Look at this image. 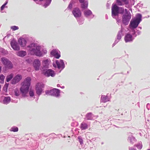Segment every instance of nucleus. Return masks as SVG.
Returning <instances> with one entry per match:
<instances>
[{
    "label": "nucleus",
    "mask_w": 150,
    "mask_h": 150,
    "mask_svg": "<svg viewBox=\"0 0 150 150\" xmlns=\"http://www.w3.org/2000/svg\"><path fill=\"white\" fill-rule=\"evenodd\" d=\"M31 81L30 78L27 77L22 83V86L20 88V91L22 95L23 96H25L28 93L30 84Z\"/></svg>",
    "instance_id": "1"
},
{
    "label": "nucleus",
    "mask_w": 150,
    "mask_h": 150,
    "mask_svg": "<svg viewBox=\"0 0 150 150\" xmlns=\"http://www.w3.org/2000/svg\"><path fill=\"white\" fill-rule=\"evenodd\" d=\"M29 53L32 55L41 56L42 53L40 50V47L37 44L32 43L28 47Z\"/></svg>",
    "instance_id": "2"
},
{
    "label": "nucleus",
    "mask_w": 150,
    "mask_h": 150,
    "mask_svg": "<svg viewBox=\"0 0 150 150\" xmlns=\"http://www.w3.org/2000/svg\"><path fill=\"white\" fill-rule=\"evenodd\" d=\"M137 17L133 21H131L129 25L131 28H136L138 26L141 20L142 16L138 14L137 15Z\"/></svg>",
    "instance_id": "3"
},
{
    "label": "nucleus",
    "mask_w": 150,
    "mask_h": 150,
    "mask_svg": "<svg viewBox=\"0 0 150 150\" xmlns=\"http://www.w3.org/2000/svg\"><path fill=\"white\" fill-rule=\"evenodd\" d=\"M131 18V14L130 13L127 12L122 16V21L123 24L127 25Z\"/></svg>",
    "instance_id": "4"
},
{
    "label": "nucleus",
    "mask_w": 150,
    "mask_h": 150,
    "mask_svg": "<svg viewBox=\"0 0 150 150\" xmlns=\"http://www.w3.org/2000/svg\"><path fill=\"white\" fill-rule=\"evenodd\" d=\"M45 93L46 94H49L51 96L57 97L60 95V91L59 89L54 88L50 91H46Z\"/></svg>",
    "instance_id": "5"
},
{
    "label": "nucleus",
    "mask_w": 150,
    "mask_h": 150,
    "mask_svg": "<svg viewBox=\"0 0 150 150\" xmlns=\"http://www.w3.org/2000/svg\"><path fill=\"white\" fill-rule=\"evenodd\" d=\"M1 61L6 68L11 69L13 67L11 62L7 59L5 57H2L1 59Z\"/></svg>",
    "instance_id": "6"
},
{
    "label": "nucleus",
    "mask_w": 150,
    "mask_h": 150,
    "mask_svg": "<svg viewBox=\"0 0 150 150\" xmlns=\"http://www.w3.org/2000/svg\"><path fill=\"white\" fill-rule=\"evenodd\" d=\"M119 7L117 6L116 4L113 5L112 7V16H115L119 13Z\"/></svg>",
    "instance_id": "7"
},
{
    "label": "nucleus",
    "mask_w": 150,
    "mask_h": 150,
    "mask_svg": "<svg viewBox=\"0 0 150 150\" xmlns=\"http://www.w3.org/2000/svg\"><path fill=\"white\" fill-rule=\"evenodd\" d=\"M42 73L45 76L47 77H49L50 76L53 77L55 74L54 71L51 69L43 70Z\"/></svg>",
    "instance_id": "8"
},
{
    "label": "nucleus",
    "mask_w": 150,
    "mask_h": 150,
    "mask_svg": "<svg viewBox=\"0 0 150 150\" xmlns=\"http://www.w3.org/2000/svg\"><path fill=\"white\" fill-rule=\"evenodd\" d=\"M72 13L76 18L80 17L81 15V11L77 8H75L73 9L72 11Z\"/></svg>",
    "instance_id": "9"
},
{
    "label": "nucleus",
    "mask_w": 150,
    "mask_h": 150,
    "mask_svg": "<svg viewBox=\"0 0 150 150\" xmlns=\"http://www.w3.org/2000/svg\"><path fill=\"white\" fill-rule=\"evenodd\" d=\"M36 86L37 93L38 95H40L42 91V88L44 87V85L43 84L38 83Z\"/></svg>",
    "instance_id": "10"
},
{
    "label": "nucleus",
    "mask_w": 150,
    "mask_h": 150,
    "mask_svg": "<svg viewBox=\"0 0 150 150\" xmlns=\"http://www.w3.org/2000/svg\"><path fill=\"white\" fill-rule=\"evenodd\" d=\"M22 79V76L20 74H18L15 76L11 81V83L15 84L18 83Z\"/></svg>",
    "instance_id": "11"
},
{
    "label": "nucleus",
    "mask_w": 150,
    "mask_h": 150,
    "mask_svg": "<svg viewBox=\"0 0 150 150\" xmlns=\"http://www.w3.org/2000/svg\"><path fill=\"white\" fill-rule=\"evenodd\" d=\"M11 45L13 49L16 51L20 50V47L18 45L17 42L14 40H12L11 42Z\"/></svg>",
    "instance_id": "12"
},
{
    "label": "nucleus",
    "mask_w": 150,
    "mask_h": 150,
    "mask_svg": "<svg viewBox=\"0 0 150 150\" xmlns=\"http://www.w3.org/2000/svg\"><path fill=\"white\" fill-rule=\"evenodd\" d=\"M50 53L57 59H59L60 57V52L58 50L54 49L51 51Z\"/></svg>",
    "instance_id": "13"
},
{
    "label": "nucleus",
    "mask_w": 150,
    "mask_h": 150,
    "mask_svg": "<svg viewBox=\"0 0 150 150\" xmlns=\"http://www.w3.org/2000/svg\"><path fill=\"white\" fill-rule=\"evenodd\" d=\"M33 65L36 70H39L40 65V62L38 59H35L33 62Z\"/></svg>",
    "instance_id": "14"
},
{
    "label": "nucleus",
    "mask_w": 150,
    "mask_h": 150,
    "mask_svg": "<svg viewBox=\"0 0 150 150\" xmlns=\"http://www.w3.org/2000/svg\"><path fill=\"white\" fill-rule=\"evenodd\" d=\"M124 39L126 42L132 41L133 40V38L132 35L127 33L125 36Z\"/></svg>",
    "instance_id": "15"
},
{
    "label": "nucleus",
    "mask_w": 150,
    "mask_h": 150,
    "mask_svg": "<svg viewBox=\"0 0 150 150\" xmlns=\"http://www.w3.org/2000/svg\"><path fill=\"white\" fill-rule=\"evenodd\" d=\"M56 63L59 69L63 68V66L64 64L62 60H60V61L57 60L56 62Z\"/></svg>",
    "instance_id": "16"
},
{
    "label": "nucleus",
    "mask_w": 150,
    "mask_h": 150,
    "mask_svg": "<svg viewBox=\"0 0 150 150\" xmlns=\"http://www.w3.org/2000/svg\"><path fill=\"white\" fill-rule=\"evenodd\" d=\"M18 42L19 44L22 47H24L26 45V41L24 38L19 39L18 40Z\"/></svg>",
    "instance_id": "17"
},
{
    "label": "nucleus",
    "mask_w": 150,
    "mask_h": 150,
    "mask_svg": "<svg viewBox=\"0 0 150 150\" xmlns=\"http://www.w3.org/2000/svg\"><path fill=\"white\" fill-rule=\"evenodd\" d=\"M81 5V7L83 9H84L87 8L88 6V3L87 1L84 2L82 3Z\"/></svg>",
    "instance_id": "18"
},
{
    "label": "nucleus",
    "mask_w": 150,
    "mask_h": 150,
    "mask_svg": "<svg viewBox=\"0 0 150 150\" xmlns=\"http://www.w3.org/2000/svg\"><path fill=\"white\" fill-rule=\"evenodd\" d=\"M101 101L103 103H105L109 101V99L106 96H102L101 97Z\"/></svg>",
    "instance_id": "19"
},
{
    "label": "nucleus",
    "mask_w": 150,
    "mask_h": 150,
    "mask_svg": "<svg viewBox=\"0 0 150 150\" xmlns=\"http://www.w3.org/2000/svg\"><path fill=\"white\" fill-rule=\"evenodd\" d=\"M26 54V52L24 51H21L18 52L17 55L19 56L23 57Z\"/></svg>",
    "instance_id": "20"
},
{
    "label": "nucleus",
    "mask_w": 150,
    "mask_h": 150,
    "mask_svg": "<svg viewBox=\"0 0 150 150\" xmlns=\"http://www.w3.org/2000/svg\"><path fill=\"white\" fill-rule=\"evenodd\" d=\"M92 13L91 11L89 10H86L84 11V15L86 17L90 16Z\"/></svg>",
    "instance_id": "21"
},
{
    "label": "nucleus",
    "mask_w": 150,
    "mask_h": 150,
    "mask_svg": "<svg viewBox=\"0 0 150 150\" xmlns=\"http://www.w3.org/2000/svg\"><path fill=\"white\" fill-rule=\"evenodd\" d=\"M13 74H11L10 75L7 76L6 78V80L7 82L11 80L13 78Z\"/></svg>",
    "instance_id": "22"
},
{
    "label": "nucleus",
    "mask_w": 150,
    "mask_h": 150,
    "mask_svg": "<svg viewBox=\"0 0 150 150\" xmlns=\"http://www.w3.org/2000/svg\"><path fill=\"white\" fill-rule=\"evenodd\" d=\"M81 128L82 129H85L88 128L87 125L85 123H82L81 124Z\"/></svg>",
    "instance_id": "23"
},
{
    "label": "nucleus",
    "mask_w": 150,
    "mask_h": 150,
    "mask_svg": "<svg viewBox=\"0 0 150 150\" xmlns=\"http://www.w3.org/2000/svg\"><path fill=\"white\" fill-rule=\"evenodd\" d=\"M3 101L4 103H8L11 101V98L9 96L5 97L4 100Z\"/></svg>",
    "instance_id": "24"
},
{
    "label": "nucleus",
    "mask_w": 150,
    "mask_h": 150,
    "mask_svg": "<svg viewBox=\"0 0 150 150\" xmlns=\"http://www.w3.org/2000/svg\"><path fill=\"white\" fill-rule=\"evenodd\" d=\"M5 78V76L3 75H0V83H4V81Z\"/></svg>",
    "instance_id": "25"
},
{
    "label": "nucleus",
    "mask_w": 150,
    "mask_h": 150,
    "mask_svg": "<svg viewBox=\"0 0 150 150\" xmlns=\"http://www.w3.org/2000/svg\"><path fill=\"white\" fill-rule=\"evenodd\" d=\"M92 114L91 113H89L86 115V117L87 120H91L92 119Z\"/></svg>",
    "instance_id": "26"
},
{
    "label": "nucleus",
    "mask_w": 150,
    "mask_h": 150,
    "mask_svg": "<svg viewBox=\"0 0 150 150\" xmlns=\"http://www.w3.org/2000/svg\"><path fill=\"white\" fill-rule=\"evenodd\" d=\"M43 66L45 68H47L48 66V61L47 60L44 61L43 63Z\"/></svg>",
    "instance_id": "27"
},
{
    "label": "nucleus",
    "mask_w": 150,
    "mask_h": 150,
    "mask_svg": "<svg viewBox=\"0 0 150 150\" xmlns=\"http://www.w3.org/2000/svg\"><path fill=\"white\" fill-rule=\"evenodd\" d=\"M10 131L13 132H16L18 131V128L16 127H12L11 128Z\"/></svg>",
    "instance_id": "28"
},
{
    "label": "nucleus",
    "mask_w": 150,
    "mask_h": 150,
    "mask_svg": "<svg viewBox=\"0 0 150 150\" xmlns=\"http://www.w3.org/2000/svg\"><path fill=\"white\" fill-rule=\"evenodd\" d=\"M119 12L120 14H123L124 12V8L121 7H119Z\"/></svg>",
    "instance_id": "29"
},
{
    "label": "nucleus",
    "mask_w": 150,
    "mask_h": 150,
    "mask_svg": "<svg viewBox=\"0 0 150 150\" xmlns=\"http://www.w3.org/2000/svg\"><path fill=\"white\" fill-rule=\"evenodd\" d=\"M134 146H135L137 147V148L139 149H141L142 147V145L140 144L135 145H134Z\"/></svg>",
    "instance_id": "30"
},
{
    "label": "nucleus",
    "mask_w": 150,
    "mask_h": 150,
    "mask_svg": "<svg viewBox=\"0 0 150 150\" xmlns=\"http://www.w3.org/2000/svg\"><path fill=\"white\" fill-rule=\"evenodd\" d=\"M8 86V84H6L4 86L3 90L5 92H6L7 91Z\"/></svg>",
    "instance_id": "31"
},
{
    "label": "nucleus",
    "mask_w": 150,
    "mask_h": 150,
    "mask_svg": "<svg viewBox=\"0 0 150 150\" xmlns=\"http://www.w3.org/2000/svg\"><path fill=\"white\" fill-rule=\"evenodd\" d=\"M11 29L13 30H15L18 29L19 28L18 27L16 26H14L11 27Z\"/></svg>",
    "instance_id": "32"
},
{
    "label": "nucleus",
    "mask_w": 150,
    "mask_h": 150,
    "mask_svg": "<svg viewBox=\"0 0 150 150\" xmlns=\"http://www.w3.org/2000/svg\"><path fill=\"white\" fill-rule=\"evenodd\" d=\"M79 142H80L81 144H83V140L81 138V137L79 136L78 137Z\"/></svg>",
    "instance_id": "33"
},
{
    "label": "nucleus",
    "mask_w": 150,
    "mask_h": 150,
    "mask_svg": "<svg viewBox=\"0 0 150 150\" xmlns=\"http://www.w3.org/2000/svg\"><path fill=\"white\" fill-rule=\"evenodd\" d=\"M72 4H73V2L71 1L69 4V5L68 6V8H69V9H71L72 7Z\"/></svg>",
    "instance_id": "34"
},
{
    "label": "nucleus",
    "mask_w": 150,
    "mask_h": 150,
    "mask_svg": "<svg viewBox=\"0 0 150 150\" xmlns=\"http://www.w3.org/2000/svg\"><path fill=\"white\" fill-rule=\"evenodd\" d=\"M29 94L30 96H33L34 95V93L33 91L31 90H30Z\"/></svg>",
    "instance_id": "35"
},
{
    "label": "nucleus",
    "mask_w": 150,
    "mask_h": 150,
    "mask_svg": "<svg viewBox=\"0 0 150 150\" xmlns=\"http://www.w3.org/2000/svg\"><path fill=\"white\" fill-rule=\"evenodd\" d=\"M117 0V3L118 5L119 6H122V4L121 1H120V0Z\"/></svg>",
    "instance_id": "36"
},
{
    "label": "nucleus",
    "mask_w": 150,
    "mask_h": 150,
    "mask_svg": "<svg viewBox=\"0 0 150 150\" xmlns=\"http://www.w3.org/2000/svg\"><path fill=\"white\" fill-rule=\"evenodd\" d=\"M121 33H118L117 35V39L119 40H120L121 39Z\"/></svg>",
    "instance_id": "37"
},
{
    "label": "nucleus",
    "mask_w": 150,
    "mask_h": 150,
    "mask_svg": "<svg viewBox=\"0 0 150 150\" xmlns=\"http://www.w3.org/2000/svg\"><path fill=\"white\" fill-rule=\"evenodd\" d=\"M15 95L16 96H18L19 95V92L18 90H15L14 91Z\"/></svg>",
    "instance_id": "38"
},
{
    "label": "nucleus",
    "mask_w": 150,
    "mask_h": 150,
    "mask_svg": "<svg viewBox=\"0 0 150 150\" xmlns=\"http://www.w3.org/2000/svg\"><path fill=\"white\" fill-rule=\"evenodd\" d=\"M7 2H6L5 4H4L1 7V11L3 10L5 6L7 4Z\"/></svg>",
    "instance_id": "39"
},
{
    "label": "nucleus",
    "mask_w": 150,
    "mask_h": 150,
    "mask_svg": "<svg viewBox=\"0 0 150 150\" xmlns=\"http://www.w3.org/2000/svg\"><path fill=\"white\" fill-rule=\"evenodd\" d=\"M122 1L124 2L126 4H127L128 3V0H122Z\"/></svg>",
    "instance_id": "40"
},
{
    "label": "nucleus",
    "mask_w": 150,
    "mask_h": 150,
    "mask_svg": "<svg viewBox=\"0 0 150 150\" xmlns=\"http://www.w3.org/2000/svg\"><path fill=\"white\" fill-rule=\"evenodd\" d=\"M80 3H83L84 2V0H79Z\"/></svg>",
    "instance_id": "41"
},
{
    "label": "nucleus",
    "mask_w": 150,
    "mask_h": 150,
    "mask_svg": "<svg viewBox=\"0 0 150 150\" xmlns=\"http://www.w3.org/2000/svg\"><path fill=\"white\" fill-rule=\"evenodd\" d=\"M129 150H137L136 149H134V148H131Z\"/></svg>",
    "instance_id": "42"
},
{
    "label": "nucleus",
    "mask_w": 150,
    "mask_h": 150,
    "mask_svg": "<svg viewBox=\"0 0 150 150\" xmlns=\"http://www.w3.org/2000/svg\"><path fill=\"white\" fill-rule=\"evenodd\" d=\"M125 13H126L127 12L130 13L127 10V9H125Z\"/></svg>",
    "instance_id": "43"
},
{
    "label": "nucleus",
    "mask_w": 150,
    "mask_h": 150,
    "mask_svg": "<svg viewBox=\"0 0 150 150\" xmlns=\"http://www.w3.org/2000/svg\"><path fill=\"white\" fill-rule=\"evenodd\" d=\"M1 67L0 66V73H1Z\"/></svg>",
    "instance_id": "44"
},
{
    "label": "nucleus",
    "mask_w": 150,
    "mask_h": 150,
    "mask_svg": "<svg viewBox=\"0 0 150 150\" xmlns=\"http://www.w3.org/2000/svg\"><path fill=\"white\" fill-rule=\"evenodd\" d=\"M48 1H50H50H50V0H48Z\"/></svg>",
    "instance_id": "45"
},
{
    "label": "nucleus",
    "mask_w": 150,
    "mask_h": 150,
    "mask_svg": "<svg viewBox=\"0 0 150 150\" xmlns=\"http://www.w3.org/2000/svg\"><path fill=\"white\" fill-rule=\"evenodd\" d=\"M34 1H38V0H34Z\"/></svg>",
    "instance_id": "46"
}]
</instances>
